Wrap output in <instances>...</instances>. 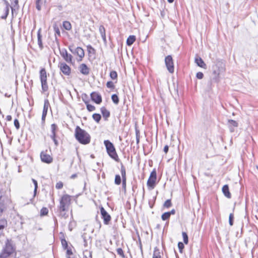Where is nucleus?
<instances>
[{"instance_id": "nucleus-1", "label": "nucleus", "mask_w": 258, "mask_h": 258, "mask_svg": "<svg viewBox=\"0 0 258 258\" xmlns=\"http://www.w3.org/2000/svg\"><path fill=\"white\" fill-rule=\"evenodd\" d=\"M75 136L76 140L82 144L86 145L90 142L91 137L89 134L79 126L75 128Z\"/></svg>"}, {"instance_id": "nucleus-2", "label": "nucleus", "mask_w": 258, "mask_h": 258, "mask_svg": "<svg viewBox=\"0 0 258 258\" xmlns=\"http://www.w3.org/2000/svg\"><path fill=\"white\" fill-rule=\"evenodd\" d=\"M104 144L109 156L115 161L118 162L119 159L113 144L108 140H105Z\"/></svg>"}, {"instance_id": "nucleus-3", "label": "nucleus", "mask_w": 258, "mask_h": 258, "mask_svg": "<svg viewBox=\"0 0 258 258\" xmlns=\"http://www.w3.org/2000/svg\"><path fill=\"white\" fill-rule=\"evenodd\" d=\"M71 196L67 194L63 195L59 201V210L61 211H67L71 203Z\"/></svg>"}, {"instance_id": "nucleus-4", "label": "nucleus", "mask_w": 258, "mask_h": 258, "mask_svg": "<svg viewBox=\"0 0 258 258\" xmlns=\"http://www.w3.org/2000/svg\"><path fill=\"white\" fill-rule=\"evenodd\" d=\"M40 79L41 84L42 92H45L48 89L47 82V73L45 69L42 68L40 71Z\"/></svg>"}, {"instance_id": "nucleus-5", "label": "nucleus", "mask_w": 258, "mask_h": 258, "mask_svg": "<svg viewBox=\"0 0 258 258\" xmlns=\"http://www.w3.org/2000/svg\"><path fill=\"white\" fill-rule=\"evenodd\" d=\"M14 251L13 246L9 240H7L6 245L3 251L0 254V258H7Z\"/></svg>"}, {"instance_id": "nucleus-6", "label": "nucleus", "mask_w": 258, "mask_h": 258, "mask_svg": "<svg viewBox=\"0 0 258 258\" xmlns=\"http://www.w3.org/2000/svg\"><path fill=\"white\" fill-rule=\"evenodd\" d=\"M165 63L169 72L173 73L174 72V69L172 57L171 55H168L165 57Z\"/></svg>"}, {"instance_id": "nucleus-7", "label": "nucleus", "mask_w": 258, "mask_h": 258, "mask_svg": "<svg viewBox=\"0 0 258 258\" xmlns=\"http://www.w3.org/2000/svg\"><path fill=\"white\" fill-rule=\"evenodd\" d=\"M156 178V172L155 170H154L151 172L150 176L147 181V185L151 188H153L155 186Z\"/></svg>"}, {"instance_id": "nucleus-8", "label": "nucleus", "mask_w": 258, "mask_h": 258, "mask_svg": "<svg viewBox=\"0 0 258 258\" xmlns=\"http://www.w3.org/2000/svg\"><path fill=\"white\" fill-rule=\"evenodd\" d=\"M47 152V150L42 151L40 153V158L43 162L49 164L52 162L53 158Z\"/></svg>"}, {"instance_id": "nucleus-9", "label": "nucleus", "mask_w": 258, "mask_h": 258, "mask_svg": "<svg viewBox=\"0 0 258 258\" xmlns=\"http://www.w3.org/2000/svg\"><path fill=\"white\" fill-rule=\"evenodd\" d=\"M58 68L61 72L66 76H69L71 73L70 67L65 62H59Z\"/></svg>"}, {"instance_id": "nucleus-10", "label": "nucleus", "mask_w": 258, "mask_h": 258, "mask_svg": "<svg viewBox=\"0 0 258 258\" xmlns=\"http://www.w3.org/2000/svg\"><path fill=\"white\" fill-rule=\"evenodd\" d=\"M60 54L63 58L69 63H73V56L69 54L65 48L59 50Z\"/></svg>"}, {"instance_id": "nucleus-11", "label": "nucleus", "mask_w": 258, "mask_h": 258, "mask_svg": "<svg viewBox=\"0 0 258 258\" xmlns=\"http://www.w3.org/2000/svg\"><path fill=\"white\" fill-rule=\"evenodd\" d=\"M100 213L104 224L108 225L111 220V216L102 207L100 208Z\"/></svg>"}, {"instance_id": "nucleus-12", "label": "nucleus", "mask_w": 258, "mask_h": 258, "mask_svg": "<svg viewBox=\"0 0 258 258\" xmlns=\"http://www.w3.org/2000/svg\"><path fill=\"white\" fill-rule=\"evenodd\" d=\"M91 99L97 104H100L102 102V97L97 92H94L91 94Z\"/></svg>"}, {"instance_id": "nucleus-13", "label": "nucleus", "mask_w": 258, "mask_h": 258, "mask_svg": "<svg viewBox=\"0 0 258 258\" xmlns=\"http://www.w3.org/2000/svg\"><path fill=\"white\" fill-rule=\"evenodd\" d=\"M50 106L49 101L47 99L44 100L42 115V120L45 121L46 116L47 115L48 109Z\"/></svg>"}, {"instance_id": "nucleus-14", "label": "nucleus", "mask_w": 258, "mask_h": 258, "mask_svg": "<svg viewBox=\"0 0 258 258\" xmlns=\"http://www.w3.org/2000/svg\"><path fill=\"white\" fill-rule=\"evenodd\" d=\"M80 72L84 75H88L89 74V69L85 63H82L79 67Z\"/></svg>"}, {"instance_id": "nucleus-15", "label": "nucleus", "mask_w": 258, "mask_h": 258, "mask_svg": "<svg viewBox=\"0 0 258 258\" xmlns=\"http://www.w3.org/2000/svg\"><path fill=\"white\" fill-rule=\"evenodd\" d=\"M74 54H77L78 56H79V60H82L83 57H84L85 55L84 50L80 47H78L75 49Z\"/></svg>"}, {"instance_id": "nucleus-16", "label": "nucleus", "mask_w": 258, "mask_h": 258, "mask_svg": "<svg viewBox=\"0 0 258 258\" xmlns=\"http://www.w3.org/2000/svg\"><path fill=\"white\" fill-rule=\"evenodd\" d=\"M195 61L198 66L204 69H206V64L201 57L199 56L196 57Z\"/></svg>"}, {"instance_id": "nucleus-17", "label": "nucleus", "mask_w": 258, "mask_h": 258, "mask_svg": "<svg viewBox=\"0 0 258 258\" xmlns=\"http://www.w3.org/2000/svg\"><path fill=\"white\" fill-rule=\"evenodd\" d=\"M238 123L232 119L228 120V126L231 132L234 131V127H237Z\"/></svg>"}, {"instance_id": "nucleus-18", "label": "nucleus", "mask_w": 258, "mask_h": 258, "mask_svg": "<svg viewBox=\"0 0 258 258\" xmlns=\"http://www.w3.org/2000/svg\"><path fill=\"white\" fill-rule=\"evenodd\" d=\"M101 112L103 115V118H104L105 120H107V118L110 116L109 111L107 110L104 107H102L101 108Z\"/></svg>"}, {"instance_id": "nucleus-19", "label": "nucleus", "mask_w": 258, "mask_h": 258, "mask_svg": "<svg viewBox=\"0 0 258 258\" xmlns=\"http://www.w3.org/2000/svg\"><path fill=\"white\" fill-rule=\"evenodd\" d=\"M222 191L225 195L228 198H231V194L229 191V187L228 185H224L222 187Z\"/></svg>"}, {"instance_id": "nucleus-20", "label": "nucleus", "mask_w": 258, "mask_h": 258, "mask_svg": "<svg viewBox=\"0 0 258 258\" xmlns=\"http://www.w3.org/2000/svg\"><path fill=\"white\" fill-rule=\"evenodd\" d=\"M5 209L4 200L3 199V195L0 190V213H2Z\"/></svg>"}, {"instance_id": "nucleus-21", "label": "nucleus", "mask_w": 258, "mask_h": 258, "mask_svg": "<svg viewBox=\"0 0 258 258\" xmlns=\"http://www.w3.org/2000/svg\"><path fill=\"white\" fill-rule=\"evenodd\" d=\"M136 40V37L134 35H130L126 40V44L128 46L132 45Z\"/></svg>"}, {"instance_id": "nucleus-22", "label": "nucleus", "mask_w": 258, "mask_h": 258, "mask_svg": "<svg viewBox=\"0 0 258 258\" xmlns=\"http://www.w3.org/2000/svg\"><path fill=\"white\" fill-rule=\"evenodd\" d=\"M37 39H38V44L41 49L43 48V44L41 39V35L40 34V29L37 32Z\"/></svg>"}, {"instance_id": "nucleus-23", "label": "nucleus", "mask_w": 258, "mask_h": 258, "mask_svg": "<svg viewBox=\"0 0 258 258\" xmlns=\"http://www.w3.org/2000/svg\"><path fill=\"white\" fill-rule=\"evenodd\" d=\"M99 29L102 39L104 41H106L105 30L104 27L103 26H100Z\"/></svg>"}, {"instance_id": "nucleus-24", "label": "nucleus", "mask_w": 258, "mask_h": 258, "mask_svg": "<svg viewBox=\"0 0 258 258\" xmlns=\"http://www.w3.org/2000/svg\"><path fill=\"white\" fill-rule=\"evenodd\" d=\"M83 100L84 103L86 104L87 108L89 111H93L95 110V107L94 106L89 104L88 101L84 100V98L83 97Z\"/></svg>"}, {"instance_id": "nucleus-25", "label": "nucleus", "mask_w": 258, "mask_h": 258, "mask_svg": "<svg viewBox=\"0 0 258 258\" xmlns=\"http://www.w3.org/2000/svg\"><path fill=\"white\" fill-rule=\"evenodd\" d=\"M153 258H161L160 252L156 247L154 248L153 254Z\"/></svg>"}, {"instance_id": "nucleus-26", "label": "nucleus", "mask_w": 258, "mask_h": 258, "mask_svg": "<svg viewBox=\"0 0 258 258\" xmlns=\"http://www.w3.org/2000/svg\"><path fill=\"white\" fill-rule=\"evenodd\" d=\"M63 26L67 30H70L72 28V25L69 21H64L63 23Z\"/></svg>"}, {"instance_id": "nucleus-27", "label": "nucleus", "mask_w": 258, "mask_h": 258, "mask_svg": "<svg viewBox=\"0 0 258 258\" xmlns=\"http://www.w3.org/2000/svg\"><path fill=\"white\" fill-rule=\"evenodd\" d=\"M120 172H121V176H122V179H126V178L125 169L122 164H121V166Z\"/></svg>"}, {"instance_id": "nucleus-28", "label": "nucleus", "mask_w": 258, "mask_h": 258, "mask_svg": "<svg viewBox=\"0 0 258 258\" xmlns=\"http://www.w3.org/2000/svg\"><path fill=\"white\" fill-rule=\"evenodd\" d=\"M92 117L97 122H99L101 119V116L99 114L94 113L93 114Z\"/></svg>"}, {"instance_id": "nucleus-29", "label": "nucleus", "mask_w": 258, "mask_h": 258, "mask_svg": "<svg viewBox=\"0 0 258 258\" xmlns=\"http://www.w3.org/2000/svg\"><path fill=\"white\" fill-rule=\"evenodd\" d=\"M121 182V179L120 176L118 174H117L115 175V180H114V183L116 185H119L120 184Z\"/></svg>"}, {"instance_id": "nucleus-30", "label": "nucleus", "mask_w": 258, "mask_h": 258, "mask_svg": "<svg viewBox=\"0 0 258 258\" xmlns=\"http://www.w3.org/2000/svg\"><path fill=\"white\" fill-rule=\"evenodd\" d=\"M170 217L169 212H165L162 215L161 218L162 220L165 221L169 219Z\"/></svg>"}, {"instance_id": "nucleus-31", "label": "nucleus", "mask_w": 258, "mask_h": 258, "mask_svg": "<svg viewBox=\"0 0 258 258\" xmlns=\"http://www.w3.org/2000/svg\"><path fill=\"white\" fill-rule=\"evenodd\" d=\"M32 181L34 184V195H33V197H35L36 194V192H37V188H38V183H37V181L34 179H32Z\"/></svg>"}, {"instance_id": "nucleus-32", "label": "nucleus", "mask_w": 258, "mask_h": 258, "mask_svg": "<svg viewBox=\"0 0 258 258\" xmlns=\"http://www.w3.org/2000/svg\"><path fill=\"white\" fill-rule=\"evenodd\" d=\"M7 222L5 219L0 220V230L3 229L7 225Z\"/></svg>"}, {"instance_id": "nucleus-33", "label": "nucleus", "mask_w": 258, "mask_h": 258, "mask_svg": "<svg viewBox=\"0 0 258 258\" xmlns=\"http://www.w3.org/2000/svg\"><path fill=\"white\" fill-rule=\"evenodd\" d=\"M43 0H37L36 3V9L40 11L41 9V5H42Z\"/></svg>"}, {"instance_id": "nucleus-34", "label": "nucleus", "mask_w": 258, "mask_h": 258, "mask_svg": "<svg viewBox=\"0 0 258 258\" xmlns=\"http://www.w3.org/2000/svg\"><path fill=\"white\" fill-rule=\"evenodd\" d=\"M112 101L116 104H117L119 102L118 97L117 95L113 94L111 96Z\"/></svg>"}, {"instance_id": "nucleus-35", "label": "nucleus", "mask_w": 258, "mask_h": 258, "mask_svg": "<svg viewBox=\"0 0 258 258\" xmlns=\"http://www.w3.org/2000/svg\"><path fill=\"white\" fill-rule=\"evenodd\" d=\"M183 239L184 243L187 244L188 241V236L186 232H182V233Z\"/></svg>"}, {"instance_id": "nucleus-36", "label": "nucleus", "mask_w": 258, "mask_h": 258, "mask_svg": "<svg viewBox=\"0 0 258 258\" xmlns=\"http://www.w3.org/2000/svg\"><path fill=\"white\" fill-rule=\"evenodd\" d=\"M110 77L112 80L116 79L117 78V74L115 71H112L110 73Z\"/></svg>"}, {"instance_id": "nucleus-37", "label": "nucleus", "mask_w": 258, "mask_h": 258, "mask_svg": "<svg viewBox=\"0 0 258 258\" xmlns=\"http://www.w3.org/2000/svg\"><path fill=\"white\" fill-rule=\"evenodd\" d=\"M83 254H84V257H85V258H87L88 255L90 258H92V253L90 251H88V250H86L84 251Z\"/></svg>"}, {"instance_id": "nucleus-38", "label": "nucleus", "mask_w": 258, "mask_h": 258, "mask_svg": "<svg viewBox=\"0 0 258 258\" xmlns=\"http://www.w3.org/2000/svg\"><path fill=\"white\" fill-rule=\"evenodd\" d=\"M48 210L46 208H42L40 211L41 215L45 216L48 214Z\"/></svg>"}, {"instance_id": "nucleus-39", "label": "nucleus", "mask_w": 258, "mask_h": 258, "mask_svg": "<svg viewBox=\"0 0 258 258\" xmlns=\"http://www.w3.org/2000/svg\"><path fill=\"white\" fill-rule=\"evenodd\" d=\"M171 205L172 204L170 200H166L164 204V207L167 208L170 207Z\"/></svg>"}, {"instance_id": "nucleus-40", "label": "nucleus", "mask_w": 258, "mask_h": 258, "mask_svg": "<svg viewBox=\"0 0 258 258\" xmlns=\"http://www.w3.org/2000/svg\"><path fill=\"white\" fill-rule=\"evenodd\" d=\"M233 219L234 215L232 213L230 214L229 217V223L230 226H232L233 225Z\"/></svg>"}, {"instance_id": "nucleus-41", "label": "nucleus", "mask_w": 258, "mask_h": 258, "mask_svg": "<svg viewBox=\"0 0 258 258\" xmlns=\"http://www.w3.org/2000/svg\"><path fill=\"white\" fill-rule=\"evenodd\" d=\"M59 211V216L62 218H64V219H66L68 217V215L67 214L64 212L65 211H61V210Z\"/></svg>"}, {"instance_id": "nucleus-42", "label": "nucleus", "mask_w": 258, "mask_h": 258, "mask_svg": "<svg viewBox=\"0 0 258 258\" xmlns=\"http://www.w3.org/2000/svg\"><path fill=\"white\" fill-rule=\"evenodd\" d=\"M5 12H6V16H4V17H2L3 19L6 18L7 17L8 14H9V5L8 4H7V5H6V7L5 8Z\"/></svg>"}, {"instance_id": "nucleus-43", "label": "nucleus", "mask_w": 258, "mask_h": 258, "mask_svg": "<svg viewBox=\"0 0 258 258\" xmlns=\"http://www.w3.org/2000/svg\"><path fill=\"white\" fill-rule=\"evenodd\" d=\"M57 128V125L55 124H52L51 125V133H55V131Z\"/></svg>"}, {"instance_id": "nucleus-44", "label": "nucleus", "mask_w": 258, "mask_h": 258, "mask_svg": "<svg viewBox=\"0 0 258 258\" xmlns=\"http://www.w3.org/2000/svg\"><path fill=\"white\" fill-rule=\"evenodd\" d=\"M63 187V183L61 181H59L56 183L55 185V187L57 189H61Z\"/></svg>"}, {"instance_id": "nucleus-45", "label": "nucleus", "mask_w": 258, "mask_h": 258, "mask_svg": "<svg viewBox=\"0 0 258 258\" xmlns=\"http://www.w3.org/2000/svg\"><path fill=\"white\" fill-rule=\"evenodd\" d=\"M106 86L107 88H111V89L113 88L114 87L113 83L111 81L107 82V83L106 84Z\"/></svg>"}, {"instance_id": "nucleus-46", "label": "nucleus", "mask_w": 258, "mask_h": 258, "mask_svg": "<svg viewBox=\"0 0 258 258\" xmlns=\"http://www.w3.org/2000/svg\"><path fill=\"white\" fill-rule=\"evenodd\" d=\"M54 30L55 35L57 34L59 36L60 35V30H59V28L58 27H57L56 26H54Z\"/></svg>"}, {"instance_id": "nucleus-47", "label": "nucleus", "mask_w": 258, "mask_h": 258, "mask_svg": "<svg viewBox=\"0 0 258 258\" xmlns=\"http://www.w3.org/2000/svg\"><path fill=\"white\" fill-rule=\"evenodd\" d=\"M178 248L179 249V251L180 252H181L182 250L184 248V244H183V243L182 242H178Z\"/></svg>"}, {"instance_id": "nucleus-48", "label": "nucleus", "mask_w": 258, "mask_h": 258, "mask_svg": "<svg viewBox=\"0 0 258 258\" xmlns=\"http://www.w3.org/2000/svg\"><path fill=\"white\" fill-rule=\"evenodd\" d=\"M14 125L15 126L16 128L18 130L20 128V124L19 120L17 119H15L14 120Z\"/></svg>"}, {"instance_id": "nucleus-49", "label": "nucleus", "mask_w": 258, "mask_h": 258, "mask_svg": "<svg viewBox=\"0 0 258 258\" xmlns=\"http://www.w3.org/2000/svg\"><path fill=\"white\" fill-rule=\"evenodd\" d=\"M116 251L118 254H119L120 256H123V251L122 249L121 248H118L116 249Z\"/></svg>"}, {"instance_id": "nucleus-50", "label": "nucleus", "mask_w": 258, "mask_h": 258, "mask_svg": "<svg viewBox=\"0 0 258 258\" xmlns=\"http://www.w3.org/2000/svg\"><path fill=\"white\" fill-rule=\"evenodd\" d=\"M196 77L199 79H202L204 77V75L202 72H198L197 73Z\"/></svg>"}, {"instance_id": "nucleus-51", "label": "nucleus", "mask_w": 258, "mask_h": 258, "mask_svg": "<svg viewBox=\"0 0 258 258\" xmlns=\"http://www.w3.org/2000/svg\"><path fill=\"white\" fill-rule=\"evenodd\" d=\"M13 7H16L18 4V0H11Z\"/></svg>"}, {"instance_id": "nucleus-52", "label": "nucleus", "mask_w": 258, "mask_h": 258, "mask_svg": "<svg viewBox=\"0 0 258 258\" xmlns=\"http://www.w3.org/2000/svg\"><path fill=\"white\" fill-rule=\"evenodd\" d=\"M61 244L63 247H64L66 248L68 246L67 241L65 239H62L61 240Z\"/></svg>"}, {"instance_id": "nucleus-53", "label": "nucleus", "mask_w": 258, "mask_h": 258, "mask_svg": "<svg viewBox=\"0 0 258 258\" xmlns=\"http://www.w3.org/2000/svg\"><path fill=\"white\" fill-rule=\"evenodd\" d=\"M126 179H122V187L125 189V187H126Z\"/></svg>"}, {"instance_id": "nucleus-54", "label": "nucleus", "mask_w": 258, "mask_h": 258, "mask_svg": "<svg viewBox=\"0 0 258 258\" xmlns=\"http://www.w3.org/2000/svg\"><path fill=\"white\" fill-rule=\"evenodd\" d=\"M168 149H169V147H168V145H166L164 146V152L165 153H167L168 151Z\"/></svg>"}, {"instance_id": "nucleus-55", "label": "nucleus", "mask_w": 258, "mask_h": 258, "mask_svg": "<svg viewBox=\"0 0 258 258\" xmlns=\"http://www.w3.org/2000/svg\"><path fill=\"white\" fill-rule=\"evenodd\" d=\"M67 254L68 256H70L73 254V252L71 249H68L67 250Z\"/></svg>"}, {"instance_id": "nucleus-56", "label": "nucleus", "mask_w": 258, "mask_h": 258, "mask_svg": "<svg viewBox=\"0 0 258 258\" xmlns=\"http://www.w3.org/2000/svg\"><path fill=\"white\" fill-rule=\"evenodd\" d=\"M55 135L56 134L54 133H51V135H50V137L52 139V140L55 139Z\"/></svg>"}, {"instance_id": "nucleus-57", "label": "nucleus", "mask_w": 258, "mask_h": 258, "mask_svg": "<svg viewBox=\"0 0 258 258\" xmlns=\"http://www.w3.org/2000/svg\"><path fill=\"white\" fill-rule=\"evenodd\" d=\"M12 116L10 115H7L6 117V119L7 121H11V120H12Z\"/></svg>"}, {"instance_id": "nucleus-58", "label": "nucleus", "mask_w": 258, "mask_h": 258, "mask_svg": "<svg viewBox=\"0 0 258 258\" xmlns=\"http://www.w3.org/2000/svg\"><path fill=\"white\" fill-rule=\"evenodd\" d=\"M170 215H174L175 213V210L174 209H172L171 211L169 212Z\"/></svg>"}, {"instance_id": "nucleus-59", "label": "nucleus", "mask_w": 258, "mask_h": 258, "mask_svg": "<svg viewBox=\"0 0 258 258\" xmlns=\"http://www.w3.org/2000/svg\"><path fill=\"white\" fill-rule=\"evenodd\" d=\"M136 140H137V143L138 144L140 141V138H139V136L138 135L137 133Z\"/></svg>"}, {"instance_id": "nucleus-60", "label": "nucleus", "mask_w": 258, "mask_h": 258, "mask_svg": "<svg viewBox=\"0 0 258 258\" xmlns=\"http://www.w3.org/2000/svg\"><path fill=\"white\" fill-rule=\"evenodd\" d=\"M69 50L73 53H74L75 49H73L71 46L69 47Z\"/></svg>"}, {"instance_id": "nucleus-61", "label": "nucleus", "mask_w": 258, "mask_h": 258, "mask_svg": "<svg viewBox=\"0 0 258 258\" xmlns=\"http://www.w3.org/2000/svg\"><path fill=\"white\" fill-rule=\"evenodd\" d=\"M53 142H54V143L55 145L56 146H57V145H58V142H57V141L56 140V139H54V140H53Z\"/></svg>"}, {"instance_id": "nucleus-62", "label": "nucleus", "mask_w": 258, "mask_h": 258, "mask_svg": "<svg viewBox=\"0 0 258 258\" xmlns=\"http://www.w3.org/2000/svg\"><path fill=\"white\" fill-rule=\"evenodd\" d=\"M83 97L84 98V100L86 101V98H87V97H87V95L86 94H84V95H83L82 98H83Z\"/></svg>"}, {"instance_id": "nucleus-63", "label": "nucleus", "mask_w": 258, "mask_h": 258, "mask_svg": "<svg viewBox=\"0 0 258 258\" xmlns=\"http://www.w3.org/2000/svg\"><path fill=\"white\" fill-rule=\"evenodd\" d=\"M88 48H89L90 49H92L93 51H94V49L91 46H88Z\"/></svg>"}, {"instance_id": "nucleus-64", "label": "nucleus", "mask_w": 258, "mask_h": 258, "mask_svg": "<svg viewBox=\"0 0 258 258\" xmlns=\"http://www.w3.org/2000/svg\"><path fill=\"white\" fill-rule=\"evenodd\" d=\"M168 2L169 3H172L173 2L174 0H167Z\"/></svg>"}]
</instances>
